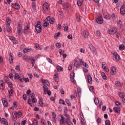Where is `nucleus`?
<instances>
[{"instance_id":"1","label":"nucleus","mask_w":125,"mask_h":125,"mask_svg":"<svg viewBox=\"0 0 125 125\" xmlns=\"http://www.w3.org/2000/svg\"><path fill=\"white\" fill-rule=\"evenodd\" d=\"M58 121L60 123V125H64L65 122H66V119L65 118V117L62 115H60L58 116Z\"/></svg>"},{"instance_id":"2","label":"nucleus","mask_w":125,"mask_h":125,"mask_svg":"<svg viewBox=\"0 0 125 125\" xmlns=\"http://www.w3.org/2000/svg\"><path fill=\"white\" fill-rule=\"evenodd\" d=\"M35 29L37 33H40L42 32V26L41 25V21H38L35 25Z\"/></svg>"},{"instance_id":"3","label":"nucleus","mask_w":125,"mask_h":125,"mask_svg":"<svg viewBox=\"0 0 125 125\" xmlns=\"http://www.w3.org/2000/svg\"><path fill=\"white\" fill-rule=\"evenodd\" d=\"M83 64V61L82 60L75 61L74 66L76 67V68H80V67H81Z\"/></svg>"},{"instance_id":"4","label":"nucleus","mask_w":125,"mask_h":125,"mask_svg":"<svg viewBox=\"0 0 125 125\" xmlns=\"http://www.w3.org/2000/svg\"><path fill=\"white\" fill-rule=\"evenodd\" d=\"M17 32L18 35L20 36V35H21V32H22V24L20 22H19L18 24Z\"/></svg>"},{"instance_id":"5","label":"nucleus","mask_w":125,"mask_h":125,"mask_svg":"<svg viewBox=\"0 0 125 125\" xmlns=\"http://www.w3.org/2000/svg\"><path fill=\"white\" fill-rule=\"evenodd\" d=\"M22 59L25 60L26 62H30V60L32 59V57L25 55L22 56Z\"/></svg>"},{"instance_id":"6","label":"nucleus","mask_w":125,"mask_h":125,"mask_svg":"<svg viewBox=\"0 0 125 125\" xmlns=\"http://www.w3.org/2000/svg\"><path fill=\"white\" fill-rule=\"evenodd\" d=\"M14 79L15 80H19L21 82H23V77H22L18 73H15Z\"/></svg>"},{"instance_id":"7","label":"nucleus","mask_w":125,"mask_h":125,"mask_svg":"<svg viewBox=\"0 0 125 125\" xmlns=\"http://www.w3.org/2000/svg\"><path fill=\"white\" fill-rule=\"evenodd\" d=\"M117 31H118L117 28H112L111 29L108 30L107 33L110 35H113L116 33Z\"/></svg>"},{"instance_id":"8","label":"nucleus","mask_w":125,"mask_h":125,"mask_svg":"<svg viewBox=\"0 0 125 125\" xmlns=\"http://www.w3.org/2000/svg\"><path fill=\"white\" fill-rule=\"evenodd\" d=\"M96 22L98 24H102L103 23V18H102V15H100V16L97 18Z\"/></svg>"},{"instance_id":"9","label":"nucleus","mask_w":125,"mask_h":125,"mask_svg":"<svg viewBox=\"0 0 125 125\" xmlns=\"http://www.w3.org/2000/svg\"><path fill=\"white\" fill-rule=\"evenodd\" d=\"M112 54H113L115 60L116 61H119L121 58L120 57V56L118 54L117 52H112Z\"/></svg>"},{"instance_id":"10","label":"nucleus","mask_w":125,"mask_h":125,"mask_svg":"<svg viewBox=\"0 0 125 125\" xmlns=\"http://www.w3.org/2000/svg\"><path fill=\"white\" fill-rule=\"evenodd\" d=\"M75 73L72 72L70 73V80L71 81L72 83L75 84L76 83V81H75Z\"/></svg>"},{"instance_id":"11","label":"nucleus","mask_w":125,"mask_h":125,"mask_svg":"<svg viewBox=\"0 0 125 125\" xmlns=\"http://www.w3.org/2000/svg\"><path fill=\"white\" fill-rule=\"evenodd\" d=\"M103 69L105 71V72H109V68L107 67V64L105 62H103L102 63Z\"/></svg>"},{"instance_id":"12","label":"nucleus","mask_w":125,"mask_h":125,"mask_svg":"<svg viewBox=\"0 0 125 125\" xmlns=\"http://www.w3.org/2000/svg\"><path fill=\"white\" fill-rule=\"evenodd\" d=\"M38 106L42 107V108L43 107V99H42V98L39 99L38 101Z\"/></svg>"},{"instance_id":"13","label":"nucleus","mask_w":125,"mask_h":125,"mask_svg":"<svg viewBox=\"0 0 125 125\" xmlns=\"http://www.w3.org/2000/svg\"><path fill=\"white\" fill-rule=\"evenodd\" d=\"M0 88L2 90H4L5 88V84H4V82L2 80L0 81Z\"/></svg>"},{"instance_id":"14","label":"nucleus","mask_w":125,"mask_h":125,"mask_svg":"<svg viewBox=\"0 0 125 125\" xmlns=\"http://www.w3.org/2000/svg\"><path fill=\"white\" fill-rule=\"evenodd\" d=\"M48 8H49V6L48 5V3L45 2L43 4V9L44 10V11H47V10H48Z\"/></svg>"},{"instance_id":"15","label":"nucleus","mask_w":125,"mask_h":125,"mask_svg":"<svg viewBox=\"0 0 125 125\" xmlns=\"http://www.w3.org/2000/svg\"><path fill=\"white\" fill-rule=\"evenodd\" d=\"M12 6L13 8H15V9H17V10H18V9H20V5L17 3H15V4H13L12 5Z\"/></svg>"},{"instance_id":"16","label":"nucleus","mask_w":125,"mask_h":125,"mask_svg":"<svg viewBox=\"0 0 125 125\" xmlns=\"http://www.w3.org/2000/svg\"><path fill=\"white\" fill-rule=\"evenodd\" d=\"M9 61L10 64H12L13 63V60H14V57H13V54L11 53H9Z\"/></svg>"},{"instance_id":"17","label":"nucleus","mask_w":125,"mask_h":125,"mask_svg":"<svg viewBox=\"0 0 125 125\" xmlns=\"http://www.w3.org/2000/svg\"><path fill=\"white\" fill-rule=\"evenodd\" d=\"M2 102L3 103V105L4 107H7L8 106V103H7V101L5 100V98H3L2 99Z\"/></svg>"},{"instance_id":"18","label":"nucleus","mask_w":125,"mask_h":125,"mask_svg":"<svg viewBox=\"0 0 125 125\" xmlns=\"http://www.w3.org/2000/svg\"><path fill=\"white\" fill-rule=\"evenodd\" d=\"M116 67H115V66H112L110 70L111 75H112L113 76H114V75L116 74Z\"/></svg>"},{"instance_id":"19","label":"nucleus","mask_w":125,"mask_h":125,"mask_svg":"<svg viewBox=\"0 0 125 125\" xmlns=\"http://www.w3.org/2000/svg\"><path fill=\"white\" fill-rule=\"evenodd\" d=\"M0 122H1V123L3 124V125H8V123L7 122V121H6V119L4 118L1 119L0 120Z\"/></svg>"},{"instance_id":"20","label":"nucleus","mask_w":125,"mask_h":125,"mask_svg":"<svg viewBox=\"0 0 125 125\" xmlns=\"http://www.w3.org/2000/svg\"><path fill=\"white\" fill-rule=\"evenodd\" d=\"M42 86H43V91H44V94H46V92L48 90V87H47V86H46L44 84H43L42 85Z\"/></svg>"},{"instance_id":"21","label":"nucleus","mask_w":125,"mask_h":125,"mask_svg":"<svg viewBox=\"0 0 125 125\" xmlns=\"http://www.w3.org/2000/svg\"><path fill=\"white\" fill-rule=\"evenodd\" d=\"M87 82L91 84L92 83V78L91 77V76L89 75L87 76Z\"/></svg>"},{"instance_id":"22","label":"nucleus","mask_w":125,"mask_h":125,"mask_svg":"<svg viewBox=\"0 0 125 125\" xmlns=\"http://www.w3.org/2000/svg\"><path fill=\"white\" fill-rule=\"evenodd\" d=\"M120 13L125 14V5H123L120 8Z\"/></svg>"},{"instance_id":"23","label":"nucleus","mask_w":125,"mask_h":125,"mask_svg":"<svg viewBox=\"0 0 125 125\" xmlns=\"http://www.w3.org/2000/svg\"><path fill=\"white\" fill-rule=\"evenodd\" d=\"M83 35L85 39H87V38H88V35H89L88 31H87V30H84L83 31Z\"/></svg>"},{"instance_id":"24","label":"nucleus","mask_w":125,"mask_h":125,"mask_svg":"<svg viewBox=\"0 0 125 125\" xmlns=\"http://www.w3.org/2000/svg\"><path fill=\"white\" fill-rule=\"evenodd\" d=\"M65 123L68 125H73V123H72V121L70 120V118H66Z\"/></svg>"},{"instance_id":"25","label":"nucleus","mask_w":125,"mask_h":125,"mask_svg":"<svg viewBox=\"0 0 125 125\" xmlns=\"http://www.w3.org/2000/svg\"><path fill=\"white\" fill-rule=\"evenodd\" d=\"M17 116L16 115V113L15 112H13L12 114V119L13 121H16L17 120Z\"/></svg>"},{"instance_id":"26","label":"nucleus","mask_w":125,"mask_h":125,"mask_svg":"<svg viewBox=\"0 0 125 125\" xmlns=\"http://www.w3.org/2000/svg\"><path fill=\"white\" fill-rule=\"evenodd\" d=\"M113 111L115 113H117V114H120V113H121V110H120V109L119 108H118L117 107H115L113 108Z\"/></svg>"},{"instance_id":"27","label":"nucleus","mask_w":125,"mask_h":125,"mask_svg":"<svg viewBox=\"0 0 125 125\" xmlns=\"http://www.w3.org/2000/svg\"><path fill=\"white\" fill-rule=\"evenodd\" d=\"M52 119H53V121L54 122V123H55V124H56V114H55V113L53 112L52 114Z\"/></svg>"},{"instance_id":"28","label":"nucleus","mask_w":125,"mask_h":125,"mask_svg":"<svg viewBox=\"0 0 125 125\" xmlns=\"http://www.w3.org/2000/svg\"><path fill=\"white\" fill-rule=\"evenodd\" d=\"M89 47L91 49V51L94 53L96 51L95 48L93 47L92 44L89 45Z\"/></svg>"},{"instance_id":"29","label":"nucleus","mask_w":125,"mask_h":125,"mask_svg":"<svg viewBox=\"0 0 125 125\" xmlns=\"http://www.w3.org/2000/svg\"><path fill=\"white\" fill-rule=\"evenodd\" d=\"M47 80H44L43 79H42V83H44L46 84V85H49V83L47 82Z\"/></svg>"},{"instance_id":"30","label":"nucleus","mask_w":125,"mask_h":125,"mask_svg":"<svg viewBox=\"0 0 125 125\" xmlns=\"http://www.w3.org/2000/svg\"><path fill=\"white\" fill-rule=\"evenodd\" d=\"M35 47L36 50H42V48L40 47V45L38 43L35 44Z\"/></svg>"},{"instance_id":"31","label":"nucleus","mask_w":125,"mask_h":125,"mask_svg":"<svg viewBox=\"0 0 125 125\" xmlns=\"http://www.w3.org/2000/svg\"><path fill=\"white\" fill-rule=\"evenodd\" d=\"M33 11H36V7H37V3L35 2H32V6Z\"/></svg>"},{"instance_id":"32","label":"nucleus","mask_w":125,"mask_h":125,"mask_svg":"<svg viewBox=\"0 0 125 125\" xmlns=\"http://www.w3.org/2000/svg\"><path fill=\"white\" fill-rule=\"evenodd\" d=\"M31 50H32V48H25L23 49V53H27V52H30Z\"/></svg>"},{"instance_id":"33","label":"nucleus","mask_w":125,"mask_h":125,"mask_svg":"<svg viewBox=\"0 0 125 125\" xmlns=\"http://www.w3.org/2000/svg\"><path fill=\"white\" fill-rule=\"evenodd\" d=\"M6 23H7L6 25H10V23H11V20H10V19L9 18H7L6 19Z\"/></svg>"},{"instance_id":"34","label":"nucleus","mask_w":125,"mask_h":125,"mask_svg":"<svg viewBox=\"0 0 125 125\" xmlns=\"http://www.w3.org/2000/svg\"><path fill=\"white\" fill-rule=\"evenodd\" d=\"M14 91L13 90V89H10V91H8L9 96H10V97H11V96H12V95H13Z\"/></svg>"},{"instance_id":"35","label":"nucleus","mask_w":125,"mask_h":125,"mask_svg":"<svg viewBox=\"0 0 125 125\" xmlns=\"http://www.w3.org/2000/svg\"><path fill=\"white\" fill-rule=\"evenodd\" d=\"M102 77L104 81H107V76H106V74L104 72L102 73Z\"/></svg>"},{"instance_id":"36","label":"nucleus","mask_w":125,"mask_h":125,"mask_svg":"<svg viewBox=\"0 0 125 125\" xmlns=\"http://www.w3.org/2000/svg\"><path fill=\"white\" fill-rule=\"evenodd\" d=\"M94 102L96 105H98L99 104V100H98V98H95Z\"/></svg>"},{"instance_id":"37","label":"nucleus","mask_w":125,"mask_h":125,"mask_svg":"<svg viewBox=\"0 0 125 125\" xmlns=\"http://www.w3.org/2000/svg\"><path fill=\"white\" fill-rule=\"evenodd\" d=\"M83 0H77V5L78 6H81L82 4H83Z\"/></svg>"},{"instance_id":"38","label":"nucleus","mask_w":125,"mask_h":125,"mask_svg":"<svg viewBox=\"0 0 125 125\" xmlns=\"http://www.w3.org/2000/svg\"><path fill=\"white\" fill-rule=\"evenodd\" d=\"M17 118H21V117L22 116V112H15Z\"/></svg>"},{"instance_id":"39","label":"nucleus","mask_w":125,"mask_h":125,"mask_svg":"<svg viewBox=\"0 0 125 125\" xmlns=\"http://www.w3.org/2000/svg\"><path fill=\"white\" fill-rule=\"evenodd\" d=\"M36 60H37V59H34V58H31V65H32V67H34V65H35V62Z\"/></svg>"},{"instance_id":"40","label":"nucleus","mask_w":125,"mask_h":125,"mask_svg":"<svg viewBox=\"0 0 125 125\" xmlns=\"http://www.w3.org/2000/svg\"><path fill=\"white\" fill-rule=\"evenodd\" d=\"M117 23L118 27H122L123 22H122V21L121 20H119L118 21H117Z\"/></svg>"},{"instance_id":"41","label":"nucleus","mask_w":125,"mask_h":125,"mask_svg":"<svg viewBox=\"0 0 125 125\" xmlns=\"http://www.w3.org/2000/svg\"><path fill=\"white\" fill-rule=\"evenodd\" d=\"M115 105H116V106H118L119 108L122 107V103H120L119 101L115 102Z\"/></svg>"},{"instance_id":"42","label":"nucleus","mask_w":125,"mask_h":125,"mask_svg":"<svg viewBox=\"0 0 125 125\" xmlns=\"http://www.w3.org/2000/svg\"><path fill=\"white\" fill-rule=\"evenodd\" d=\"M7 31L8 33H10L11 32V27H10V25H7Z\"/></svg>"},{"instance_id":"43","label":"nucleus","mask_w":125,"mask_h":125,"mask_svg":"<svg viewBox=\"0 0 125 125\" xmlns=\"http://www.w3.org/2000/svg\"><path fill=\"white\" fill-rule=\"evenodd\" d=\"M115 85L116 86H122V83L119 81H116Z\"/></svg>"},{"instance_id":"44","label":"nucleus","mask_w":125,"mask_h":125,"mask_svg":"<svg viewBox=\"0 0 125 125\" xmlns=\"http://www.w3.org/2000/svg\"><path fill=\"white\" fill-rule=\"evenodd\" d=\"M56 69L58 72H61V71H63V68L60 66H57Z\"/></svg>"},{"instance_id":"45","label":"nucleus","mask_w":125,"mask_h":125,"mask_svg":"<svg viewBox=\"0 0 125 125\" xmlns=\"http://www.w3.org/2000/svg\"><path fill=\"white\" fill-rule=\"evenodd\" d=\"M69 7V3H65L63 4V8L65 9H68V8Z\"/></svg>"},{"instance_id":"46","label":"nucleus","mask_w":125,"mask_h":125,"mask_svg":"<svg viewBox=\"0 0 125 125\" xmlns=\"http://www.w3.org/2000/svg\"><path fill=\"white\" fill-rule=\"evenodd\" d=\"M125 46L123 44L120 45L119 46V50H124L125 49Z\"/></svg>"},{"instance_id":"47","label":"nucleus","mask_w":125,"mask_h":125,"mask_svg":"<svg viewBox=\"0 0 125 125\" xmlns=\"http://www.w3.org/2000/svg\"><path fill=\"white\" fill-rule=\"evenodd\" d=\"M12 42H13V43L14 44H17V43H18V41H17L16 40V38H14V39H13Z\"/></svg>"},{"instance_id":"48","label":"nucleus","mask_w":125,"mask_h":125,"mask_svg":"<svg viewBox=\"0 0 125 125\" xmlns=\"http://www.w3.org/2000/svg\"><path fill=\"white\" fill-rule=\"evenodd\" d=\"M83 64L82 65L83 66V67H85V68H88L89 66H88V64L86 63V62H83Z\"/></svg>"},{"instance_id":"49","label":"nucleus","mask_w":125,"mask_h":125,"mask_svg":"<svg viewBox=\"0 0 125 125\" xmlns=\"http://www.w3.org/2000/svg\"><path fill=\"white\" fill-rule=\"evenodd\" d=\"M48 25H49L48 22L47 21H45L43 24V27H44V28H46Z\"/></svg>"},{"instance_id":"50","label":"nucleus","mask_w":125,"mask_h":125,"mask_svg":"<svg viewBox=\"0 0 125 125\" xmlns=\"http://www.w3.org/2000/svg\"><path fill=\"white\" fill-rule=\"evenodd\" d=\"M59 103L60 104H62L63 105H66V104H65V102L64 101V100L61 99L59 100Z\"/></svg>"},{"instance_id":"51","label":"nucleus","mask_w":125,"mask_h":125,"mask_svg":"<svg viewBox=\"0 0 125 125\" xmlns=\"http://www.w3.org/2000/svg\"><path fill=\"white\" fill-rule=\"evenodd\" d=\"M105 125H111V122H110V120H106L105 121Z\"/></svg>"},{"instance_id":"52","label":"nucleus","mask_w":125,"mask_h":125,"mask_svg":"<svg viewBox=\"0 0 125 125\" xmlns=\"http://www.w3.org/2000/svg\"><path fill=\"white\" fill-rule=\"evenodd\" d=\"M60 34H61V32H58V33L55 34V35L54 36V39H57V38H58V37H59L60 36Z\"/></svg>"},{"instance_id":"53","label":"nucleus","mask_w":125,"mask_h":125,"mask_svg":"<svg viewBox=\"0 0 125 125\" xmlns=\"http://www.w3.org/2000/svg\"><path fill=\"white\" fill-rule=\"evenodd\" d=\"M63 28L65 32H66V31H68V25H67V24H64L63 25Z\"/></svg>"},{"instance_id":"54","label":"nucleus","mask_w":125,"mask_h":125,"mask_svg":"<svg viewBox=\"0 0 125 125\" xmlns=\"http://www.w3.org/2000/svg\"><path fill=\"white\" fill-rule=\"evenodd\" d=\"M65 102L66 104H67L68 106H71V102H70V101H69V99H66Z\"/></svg>"},{"instance_id":"55","label":"nucleus","mask_w":125,"mask_h":125,"mask_svg":"<svg viewBox=\"0 0 125 125\" xmlns=\"http://www.w3.org/2000/svg\"><path fill=\"white\" fill-rule=\"evenodd\" d=\"M119 95L121 97V98H123V97H124V94L122 92H120Z\"/></svg>"},{"instance_id":"56","label":"nucleus","mask_w":125,"mask_h":125,"mask_svg":"<svg viewBox=\"0 0 125 125\" xmlns=\"http://www.w3.org/2000/svg\"><path fill=\"white\" fill-rule=\"evenodd\" d=\"M29 99H33V98H34L35 97V94H31L30 95H29Z\"/></svg>"},{"instance_id":"57","label":"nucleus","mask_w":125,"mask_h":125,"mask_svg":"<svg viewBox=\"0 0 125 125\" xmlns=\"http://www.w3.org/2000/svg\"><path fill=\"white\" fill-rule=\"evenodd\" d=\"M32 125H38V120L35 119L33 122Z\"/></svg>"},{"instance_id":"58","label":"nucleus","mask_w":125,"mask_h":125,"mask_svg":"<svg viewBox=\"0 0 125 125\" xmlns=\"http://www.w3.org/2000/svg\"><path fill=\"white\" fill-rule=\"evenodd\" d=\"M41 123L42 124V125H46V121H45V120H44V119L42 120Z\"/></svg>"},{"instance_id":"59","label":"nucleus","mask_w":125,"mask_h":125,"mask_svg":"<svg viewBox=\"0 0 125 125\" xmlns=\"http://www.w3.org/2000/svg\"><path fill=\"white\" fill-rule=\"evenodd\" d=\"M25 82V83H28V82H30V80L29 79V78H24V77H23V82Z\"/></svg>"},{"instance_id":"60","label":"nucleus","mask_w":125,"mask_h":125,"mask_svg":"<svg viewBox=\"0 0 125 125\" xmlns=\"http://www.w3.org/2000/svg\"><path fill=\"white\" fill-rule=\"evenodd\" d=\"M97 122L98 124H101V118L100 117H98L97 119Z\"/></svg>"},{"instance_id":"61","label":"nucleus","mask_w":125,"mask_h":125,"mask_svg":"<svg viewBox=\"0 0 125 125\" xmlns=\"http://www.w3.org/2000/svg\"><path fill=\"white\" fill-rule=\"evenodd\" d=\"M56 46L58 47V48H60V47H61V44L60 43H56Z\"/></svg>"},{"instance_id":"62","label":"nucleus","mask_w":125,"mask_h":125,"mask_svg":"<svg viewBox=\"0 0 125 125\" xmlns=\"http://www.w3.org/2000/svg\"><path fill=\"white\" fill-rule=\"evenodd\" d=\"M17 102H14L13 103V107H14V108H17Z\"/></svg>"},{"instance_id":"63","label":"nucleus","mask_w":125,"mask_h":125,"mask_svg":"<svg viewBox=\"0 0 125 125\" xmlns=\"http://www.w3.org/2000/svg\"><path fill=\"white\" fill-rule=\"evenodd\" d=\"M26 94L28 96H29V95H30L31 94V90L30 89L27 90V91L26 92Z\"/></svg>"},{"instance_id":"64","label":"nucleus","mask_w":125,"mask_h":125,"mask_svg":"<svg viewBox=\"0 0 125 125\" xmlns=\"http://www.w3.org/2000/svg\"><path fill=\"white\" fill-rule=\"evenodd\" d=\"M105 19H106V20H109L111 18V17L109 15H106L104 16Z\"/></svg>"}]
</instances>
